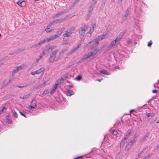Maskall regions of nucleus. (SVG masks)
Segmentation results:
<instances>
[{"label": "nucleus", "instance_id": "obj_1", "mask_svg": "<svg viewBox=\"0 0 159 159\" xmlns=\"http://www.w3.org/2000/svg\"><path fill=\"white\" fill-rule=\"evenodd\" d=\"M88 29V26L85 25H82L79 30L80 38L82 39L84 37L85 31Z\"/></svg>", "mask_w": 159, "mask_h": 159}, {"label": "nucleus", "instance_id": "obj_2", "mask_svg": "<svg viewBox=\"0 0 159 159\" xmlns=\"http://www.w3.org/2000/svg\"><path fill=\"white\" fill-rule=\"evenodd\" d=\"M98 43L99 42L95 39L89 42L86 44V45L90 46L91 49H92L94 47L97 46Z\"/></svg>", "mask_w": 159, "mask_h": 159}, {"label": "nucleus", "instance_id": "obj_3", "mask_svg": "<svg viewBox=\"0 0 159 159\" xmlns=\"http://www.w3.org/2000/svg\"><path fill=\"white\" fill-rule=\"evenodd\" d=\"M135 141V139H132L131 141L129 142L126 145L125 149V151H128L131 148L132 145L134 143Z\"/></svg>", "mask_w": 159, "mask_h": 159}, {"label": "nucleus", "instance_id": "obj_4", "mask_svg": "<svg viewBox=\"0 0 159 159\" xmlns=\"http://www.w3.org/2000/svg\"><path fill=\"white\" fill-rule=\"evenodd\" d=\"M37 102L34 99H33L31 102V105L29 106V108L30 109H34L36 107L37 105Z\"/></svg>", "mask_w": 159, "mask_h": 159}, {"label": "nucleus", "instance_id": "obj_5", "mask_svg": "<svg viewBox=\"0 0 159 159\" xmlns=\"http://www.w3.org/2000/svg\"><path fill=\"white\" fill-rule=\"evenodd\" d=\"M67 78V76H64L58 79L56 82L57 84H58L59 85L60 84H62L64 80H65Z\"/></svg>", "mask_w": 159, "mask_h": 159}, {"label": "nucleus", "instance_id": "obj_6", "mask_svg": "<svg viewBox=\"0 0 159 159\" xmlns=\"http://www.w3.org/2000/svg\"><path fill=\"white\" fill-rule=\"evenodd\" d=\"M65 18H63L60 19H57L56 20H54L52 22H50V25H51L54 24H57L61 23L62 22L64 21L65 20Z\"/></svg>", "mask_w": 159, "mask_h": 159}, {"label": "nucleus", "instance_id": "obj_7", "mask_svg": "<svg viewBox=\"0 0 159 159\" xmlns=\"http://www.w3.org/2000/svg\"><path fill=\"white\" fill-rule=\"evenodd\" d=\"M107 34H102L100 36H98L95 39L96 40H98V42L100 41L103 39H105L107 38Z\"/></svg>", "mask_w": 159, "mask_h": 159}, {"label": "nucleus", "instance_id": "obj_8", "mask_svg": "<svg viewBox=\"0 0 159 159\" xmlns=\"http://www.w3.org/2000/svg\"><path fill=\"white\" fill-rule=\"evenodd\" d=\"M65 30V27H62L59 30L55 35L57 38L58 37L62 34V32Z\"/></svg>", "mask_w": 159, "mask_h": 159}, {"label": "nucleus", "instance_id": "obj_9", "mask_svg": "<svg viewBox=\"0 0 159 159\" xmlns=\"http://www.w3.org/2000/svg\"><path fill=\"white\" fill-rule=\"evenodd\" d=\"M24 66L23 65H21L19 66H18L17 67H16V68L15 69H14L13 70L12 72V74H14L19 70L22 69L23 68H24Z\"/></svg>", "mask_w": 159, "mask_h": 159}, {"label": "nucleus", "instance_id": "obj_10", "mask_svg": "<svg viewBox=\"0 0 159 159\" xmlns=\"http://www.w3.org/2000/svg\"><path fill=\"white\" fill-rule=\"evenodd\" d=\"M16 3L20 7H24L26 5V2L25 1L20 0L16 2Z\"/></svg>", "mask_w": 159, "mask_h": 159}, {"label": "nucleus", "instance_id": "obj_11", "mask_svg": "<svg viewBox=\"0 0 159 159\" xmlns=\"http://www.w3.org/2000/svg\"><path fill=\"white\" fill-rule=\"evenodd\" d=\"M117 43L114 40H113L111 41L110 44L107 47V50H110L112 48L115 46Z\"/></svg>", "mask_w": 159, "mask_h": 159}, {"label": "nucleus", "instance_id": "obj_12", "mask_svg": "<svg viewBox=\"0 0 159 159\" xmlns=\"http://www.w3.org/2000/svg\"><path fill=\"white\" fill-rule=\"evenodd\" d=\"M130 8L128 7L125 11V13L123 17V19L125 20L128 17Z\"/></svg>", "mask_w": 159, "mask_h": 159}, {"label": "nucleus", "instance_id": "obj_13", "mask_svg": "<svg viewBox=\"0 0 159 159\" xmlns=\"http://www.w3.org/2000/svg\"><path fill=\"white\" fill-rule=\"evenodd\" d=\"M71 35V34H70V33L65 31V33L62 34L63 39H66L67 37H70Z\"/></svg>", "mask_w": 159, "mask_h": 159}, {"label": "nucleus", "instance_id": "obj_14", "mask_svg": "<svg viewBox=\"0 0 159 159\" xmlns=\"http://www.w3.org/2000/svg\"><path fill=\"white\" fill-rule=\"evenodd\" d=\"M95 6H93L92 5H90V6H89V7L88 9V16H90L92 12L93 9V8H94Z\"/></svg>", "mask_w": 159, "mask_h": 159}, {"label": "nucleus", "instance_id": "obj_15", "mask_svg": "<svg viewBox=\"0 0 159 159\" xmlns=\"http://www.w3.org/2000/svg\"><path fill=\"white\" fill-rule=\"evenodd\" d=\"M75 29L74 27H72L68 29L66 31L72 34L74 31Z\"/></svg>", "mask_w": 159, "mask_h": 159}, {"label": "nucleus", "instance_id": "obj_16", "mask_svg": "<svg viewBox=\"0 0 159 159\" xmlns=\"http://www.w3.org/2000/svg\"><path fill=\"white\" fill-rule=\"evenodd\" d=\"M74 93L72 90L68 89L66 92V95L68 96H70L74 94Z\"/></svg>", "mask_w": 159, "mask_h": 159}, {"label": "nucleus", "instance_id": "obj_17", "mask_svg": "<svg viewBox=\"0 0 159 159\" xmlns=\"http://www.w3.org/2000/svg\"><path fill=\"white\" fill-rule=\"evenodd\" d=\"M126 32V31L125 30H124L120 33L117 36L120 39H121L122 38L123 36H124V34H125Z\"/></svg>", "mask_w": 159, "mask_h": 159}, {"label": "nucleus", "instance_id": "obj_18", "mask_svg": "<svg viewBox=\"0 0 159 159\" xmlns=\"http://www.w3.org/2000/svg\"><path fill=\"white\" fill-rule=\"evenodd\" d=\"M96 27V25L95 24H93L91 25L90 26L89 32H90V33H92V32L93 31L94 29Z\"/></svg>", "mask_w": 159, "mask_h": 159}, {"label": "nucleus", "instance_id": "obj_19", "mask_svg": "<svg viewBox=\"0 0 159 159\" xmlns=\"http://www.w3.org/2000/svg\"><path fill=\"white\" fill-rule=\"evenodd\" d=\"M56 57L55 56H54L51 54L50 57L49 59V61L50 62L52 63L54 61Z\"/></svg>", "mask_w": 159, "mask_h": 159}, {"label": "nucleus", "instance_id": "obj_20", "mask_svg": "<svg viewBox=\"0 0 159 159\" xmlns=\"http://www.w3.org/2000/svg\"><path fill=\"white\" fill-rule=\"evenodd\" d=\"M100 72L102 74L105 75H110L109 73L105 70H101L100 71Z\"/></svg>", "mask_w": 159, "mask_h": 159}, {"label": "nucleus", "instance_id": "obj_21", "mask_svg": "<svg viewBox=\"0 0 159 159\" xmlns=\"http://www.w3.org/2000/svg\"><path fill=\"white\" fill-rule=\"evenodd\" d=\"M44 70V69L43 67H41L40 69L36 71V72L37 74H39L41 73V72H43Z\"/></svg>", "mask_w": 159, "mask_h": 159}, {"label": "nucleus", "instance_id": "obj_22", "mask_svg": "<svg viewBox=\"0 0 159 159\" xmlns=\"http://www.w3.org/2000/svg\"><path fill=\"white\" fill-rule=\"evenodd\" d=\"M140 15L139 13H136L134 16V18L135 19L139 20Z\"/></svg>", "mask_w": 159, "mask_h": 159}, {"label": "nucleus", "instance_id": "obj_23", "mask_svg": "<svg viewBox=\"0 0 159 159\" xmlns=\"http://www.w3.org/2000/svg\"><path fill=\"white\" fill-rule=\"evenodd\" d=\"M64 13L63 11H60L57 12V13L54 16V17H58L60 16L61 15Z\"/></svg>", "mask_w": 159, "mask_h": 159}, {"label": "nucleus", "instance_id": "obj_24", "mask_svg": "<svg viewBox=\"0 0 159 159\" xmlns=\"http://www.w3.org/2000/svg\"><path fill=\"white\" fill-rule=\"evenodd\" d=\"M131 133V132L130 131L127 134L124 136V138H123L122 139L124 140H125L127 139L130 137V134Z\"/></svg>", "mask_w": 159, "mask_h": 159}, {"label": "nucleus", "instance_id": "obj_25", "mask_svg": "<svg viewBox=\"0 0 159 159\" xmlns=\"http://www.w3.org/2000/svg\"><path fill=\"white\" fill-rule=\"evenodd\" d=\"M69 40L67 38H66V39H63L62 44L63 45L68 44L69 43Z\"/></svg>", "mask_w": 159, "mask_h": 159}, {"label": "nucleus", "instance_id": "obj_26", "mask_svg": "<svg viewBox=\"0 0 159 159\" xmlns=\"http://www.w3.org/2000/svg\"><path fill=\"white\" fill-rule=\"evenodd\" d=\"M57 47V45H53L50 46L49 47H47V49L48 50V49H50L51 51L52 52V50L56 48Z\"/></svg>", "mask_w": 159, "mask_h": 159}, {"label": "nucleus", "instance_id": "obj_27", "mask_svg": "<svg viewBox=\"0 0 159 159\" xmlns=\"http://www.w3.org/2000/svg\"><path fill=\"white\" fill-rule=\"evenodd\" d=\"M80 45H78L77 46L74 48L71 51V53H72L77 50L80 47Z\"/></svg>", "mask_w": 159, "mask_h": 159}, {"label": "nucleus", "instance_id": "obj_28", "mask_svg": "<svg viewBox=\"0 0 159 159\" xmlns=\"http://www.w3.org/2000/svg\"><path fill=\"white\" fill-rule=\"evenodd\" d=\"M148 135L147 134L144 135L142 138L141 139L140 141L141 142H143L145 141L146 139L148 137Z\"/></svg>", "mask_w": 159, "mask_h": 159}, {"label": "nucleus", "instance_id": "obj_29", "mask_svg": "<svg viewBox=\"0 0 159 159\" xmlns=\"http://www.w3.org/2000/svg\"><path fill=\"white\" fill-rule=\"evenodd\" d=\"M95 54L94 52H89L87 54L88 55V57H87V58H89Z\"/></svg>", "mask_w": 159, "mask_h": 159}, {"label": "nucleus", "instance_id": "obj_30", "mask_svg": "<svg viewBox=\"0 0 159 159\" xmlns=\"http://www.w3.org/2000/svg\"><path fill=\"white\" fill-rule=\"evenodd\" d=\"M97 1L98 0H92L90 4L95 6L97 3Z\"/></svg>", "mask_w": 159, "mask_h": 159}, {"label": "nucleus", "instance_id": "obj_31", "mask_svg": "<svg viewBox=\"0 0 159 159\" xmlns=\"http://www.w3.org/2000/svg\"><path fill=\"white\" fill-rule=\"evenodd\" d=\"M42 55H39V56L38 58L36 59V61L35 62V64H37L40 60L42 58Z\"/></svg>", "mask_w": 159, "mask_h": 159}, {"label": "nucleus", "instance_id": "obj_32", "mask_svg": "<svg viewBox=\"0 0 159 159\" xmlns=\"http://www.w3.org/2000/svg\"><path fill=\"white\" fill-rule=\"evenodd\" d=\"M45 42V40L44 39L43 40L38 43L39 46L42 45Z\"/></svg>", "mask_w": 159, "mask_h": 159}, {"label": "nucleus", "instance_id": "obj_33", "mask_svg": "<svg viewBox=\"0 0 159 159\" xmlns=\"http://www.w3.org/2000/svg\"><path fill=\"white\" fill-rule=\"evenodd\" d=\"M125 140L123 139H121V141L120 144V147H122L124 146L125 144Z\"/></svg>", "mask_w": 159, "mask_h": 159}, {"label": "nucleus", "instance_id": "obj_34", "mask_svg": "<svg viewBox=\"0 0 159 159\" xmlns=\"http://www.w3.org/2000/svg\"><path fill=\"white\" fill-rule=\"evenodd\" d=\"M87 57H88L87 55V54L85 55H84V57L81 59L80 61L81 62H82V61H84V60L87 59V58H87Z\"/></svg>", "mask_w": 159, "mask_h": 159}, {"label": "nucleus", "instance_id": "obj_35", "mask_svg": "<svg viewBox=\"0 0 159 159\" xmlns=\"http://www.w3.org/2000/svg\"><path fill=\"white\" fill-rule=\"evenodd\" d=\"M57 52L58 50L57 49H56L54 51L52 52V53L51 54L53 56H56V54H57Z\"/></svg>", "mask_w": 159, "mask_h": 159}, {"label": "nucleus", "instance_id": "obj_36", "mask_svg": "<svg viewBox=\"0 0 159 159\" xmlns=\"http://www.w3.org/2000/svg\"><path fill=\"white\" fill-rule=\"evenodd\" d=\"M92 33H90L89 31L86 34V36H87L88 38H89L91 36Z\"/></svg>", "mask_w": 159, "mask_h": 159}, {"label": "nucleus", "instance_id": "obj_37", "mask_svg": "<svg viewBox=\"0 0 159 159\" xmlns=\"http://www.w3.org/2000/svg\"><path fill=\"white\" fill-rule=\"evenodd\" d=\"M121 40L118 36H117L114 40L116 43H118Z\"/></svg>", "mask_w": 159, "mask_h": 159}, {"label": "nucleus", "instance_id": "obj_38", "mask_svg": "<svg viewBox=\"0 0 159 159\" xmlns=\"http://www.w3.org/2000/svg\"><path fill=\"white\" fill-rule=\"evenodd\" d=\"M39 47V45L38 44V43L35 44L33 45H32L31 46V48H33L37 47Z\"/></svg>", "mask_w": 159, "mask_h": 159}, {"label": "nucleus", "instance_id": "obj_39", "mask_svg": "<svg viewBox=\"0 0 159 159\" xmlns=\"http://www.w3.org/2000/svg\"><path fill=\"white\" fill-rule=\"evenodd\" d=\"M45 30L47 32H49L51 31L52 30L48 27H47V28H46Z\"/></svg>", "mask_w": 159, "mask_h": 159}, {"label": "nucleus", "instance_id": "obj_40", "mask_svg": "<svg viewBox=\"0 0 159 159\" xmlns=\"http://www.w3.org/2000/svg\"><path fill=\"white\" fill-rule=\"evenodd\" d=\"M56 89H54V88L52 87V89L51 90L50 92V94L52 95L55 92Z\"/></svg>", "mask_w": 159, "mask_h": 159}, {"label": "nucleus", "instance_id": "obj_41", "mask_svg": "<svg viewBox=\"0 0 159 159\" xmlns=\"http://www.w3.org/2000/svg\"><path fill=\"white\" fill-rule=\"evenodd\" d=\"M154 115V114L153 113H148L147 114V116L148 117H149L150 116H153Z\"/></svg>", "mask_w": 159, "mask_h": 159}, {"label": "nucleus", "instance_id": "obj_42", "mask_svg": "<svg viewBox=\"0 0 159 159\" xmlns=\"http://www.w3.org/2000/svg\"><path fill=\"white\" fill-rule=\"evenodd\" d=\"M44 40H45V42H49L52 40L50 37L46 38L44 39Z\"/></svg>", "mask_w": 159, "mask_h": 159}, {"label": "nucleus", "instance_id": "obj_43", "mask_svg": "<svg viewBox=\"0 0 159 159\" xmlns=\"http://www.w3.org/2000/svg\"><path fill=\"white\" fill-rule=\"evenodd\" d=\"M82 77L81 75H78V76L76 78V79L78 80H80L82 79Z\"/></svg>", "mask_w": 159, "mask_h": 159}, {"label": "nucleus", "instance_id": "obj_44", "mask_svg": "<svg viewBox=\"0 0 159 159\" xmlns=\"http://www.w3.org/2000/svg\"><path fill=\"white\" fill-rule=\"evenodd\" d=\"M48 91L47 90H45L43 93V95H45L48 93Z\"/></svg>", "mask_w": 159, "mask_h": 159}, {"label": "nucleus", "instance_id": "obj_45", "mask_svg": "<svg viewBox=\"0 0 159 159\" xmlns=\"http://www.w3.org/2000/svg\"><path fill=\"white\" fill-rule=\"evenodd\" d=\"M152 154L151 153L148 154L145 157V158H146V159H148L151 155Z\"/></svg>", "mask_w": 159, "mask_h": 159}, {"label": "nucleus", "instance_id": "obj_46", "mask_svg": "<svg viewBox=\"0 0 159 159\" xmlns=\"http://www.w3.org/2000/svg\"><path fill=\"white\" fill-rule=\"evenodd\" d=\"M51 40L54 39H55L57 38L55 35H52V36L50 37Z\"/></svg>", "mask_w": 159, "mask_h": 159}, {"label": "nucleus", "instance_id": "obj_47", "mask_svg": "<svg viewBox=\"0 0 159 159\" xmlns=\"http://www.w3.org/2000/svg\"><path fill=\"white\" fill-rule=\"evenodd\" d=\"M6 108L5 107H3L1 110H0V114L2 113L3 111Z\"/></svg>", "mask_w": 159, "mask_h": 159}, {"label": "nucleus", "instance_id": "obj_48", "mask_svg": "<svg viewBox=\"0 0 159 159\" xmlns=\"http://www.w3.org/2000/svg\"><path fill=\"white\" fill-rule=\"evenodd\" d=\"M13 116L16 118L17 117V114L16 111H14L13 113Z\"/></svg>", "mask_w": 159, "mask_h": 159}, {"label": "nucleus", "instance_id": "obj_49", "mask_svg": "<svg viewBox=\"0 0 159 159\" xmlns=\"http://www.w3.org/2000/svg\"><path fill=\"white\" fill-rule=\"evenodd\" d=\"M152 44V42L151 40H150L149 41V42L148 43V46L149 47H150L151 46V45Z\"/></svg>", "mask_w": 159, "mask_h": 159}, {"label": "nucleus", "instance_id": "obj_50", "mask_svg": "<svg viewBox=\"0 0 159 159\" xmlns=\"http://www.w3.org/2000/svg\"><path fill=\"white\" fill-rule=\"evenodd\" d=\"M112 133L114 135H116L117 134V132L115 130H113L112 131Z\"/></svg>", "mask_w": 159, "mask_h": 159}, {"label": "nucleus", "instance_id": "obj_51", "mask_svg": "<svg viewBox=\"0 0 159 159\" xmlns=\"http://www.w3.org/2000/svg\"><path fill=\"white\" fill-rule=\"evenodd\" d=\"M59 85L58 84H57L56 82V83L53 86V87L54 88V89H56L57 87V85Z\"/></svg>", "mask_w": 159, "mask_h": 159}, {"label": "nucleus", "instance_id": "obj_52", "mask_svg": "<svg viewBox=\"0 0 159 159\" xmlns=\"http://www.w3.org/2000/svg\"><path fill=\"white\" fill-rule=\"evenodd\" d=\"M20 113L21 114V115L24 116L25 117H27V116H26V115H25V114L23 113V112L21 111H20Z\"/></svg>", "mask_w": 159, "mask_h": 159}, {"label": "nucleus", "instance_id": "obj_53", "mask_svg": "<svg viewBox=\"0 0 159 159\" xmlns=\"http://www.w3.org/2000/svg\"><path fill=\"white\" fill-rule=\"evenodd\" d=\"M7 122L9 124H11L12 122V121L9 119H7Z\"/></svg>", "mask_w": 159, "mask_h": 159}, {"label": "nucleus", "instance_id": "obj_54", "mask_svg": "<svg viewBox=\"0 0 159 159\" xmlns=\"http://www.w3.org/2000/svg\"><path fill=\"white\" fill-rule=\"evenodd\" d=\"M28 86V85L27 84L26 85L23 86H17V87L19 88H21L23 87H26Z\"/></svg>", "mask_w": 159, "mask_h": 159}, {"label": "nucleus", "instance_id": "obj_55", "mask_svg": "<svg viewBox=\"0 0 159 159\" xmlns=\"http://www.w3.org/2000/svg\"><path fill=\"white\" fill-rule=\"evenodd\" d=\"M37 73H36V71H35L34 72H31V74L32 75H37Z\"/></svg>", "mask_w": 159, "mask_h": 159}, {"label": "nucleus", "instance_id": "obj_56", "mask_svg": "<svg viewBox=\"0 0 159 159\" xmlns=\"http://www.w3.org/2000/svg\"><path fill=\"white\" fill-rule=\"evenodd\" d=\"M123 0H119V4L120 5H121L122 4Z\"/></svg>", "mask_w": 159, "mask_h": 159}, {"label": "nucleus", "instance_id": "obj_57", "mask_svg": "<svg viewBox=\"0 0 159 159\" xmlns=\"http://www.w3.org/2000/svg\"><path fill=\"white\" fill-rule=\"evenodd\" d=\"M45 55V51H43L42 53L40 55H42V57Z\"/></svg>", "mask_w": 159, "mask_h": 159}, {"label": "nucleus", "instance_id": "obj_58", "mask_svg": "<svg viewBox=\"0 0 159 159\" xmlns=\"http://www.w3.org/2000/svg\"><path fill=\"white\" fill-rule=\"evenodd\" d=\"M132 41L131 39H129L128 40V41H127V43L128 44H129L130 43H131Z\"/></svg>", "mask_w": 159, "mask_h": 159}, {"label": "nucleus", "instance_id": "obj_59", "mask_svg": "<svg viewBox=\"0 0 159 159\" xmlns=\"http://www.w3.org/2000/svg\"><path fill=\"white\" fill-rule=\"evenodd\" d=\"M157 90L155 89L152 90V92L153 93H157Z\"/></svg>", "mask_w": 159, "mask_h": 159}, {"label": "nucleus", "instance_id": "obj_60", "mask_svg": "<svg viewBox=\"0 0 159 159\" xmlns=\"http://www.w3.org/2000/svg\"><path fill=\"white\" fill-rule=\"evenodd\" d=\"M143 153V151H141L139 154V157H140V156H141V155Z\"/></svg>", "mask_w": 159, "mask_h": 159}, {"label": "nucleus", "instance_id": "obj_61", "mask_svg": "<svg viewBox=\"0 0 159 159\" xmlns=\"http://www.w3.org/2000/svg\"><path fill=\"white\" fill-rule=\"evenodd\" d=\"M20 98L22 99H26L27 98V97H20Z\"/></svg>", "mask_w": 159, "mask_h": 159}, {"label": "nucleus", "instance_id": "obj_62", "mask_svg": "<svg viewBox=\"0 0 159 159\" xmlns=\"http://www.w3.org/2000/svg\"><path fill=\"white\" fill-rule=\"evenodd\" d=\"M82 156H81V157H75L74 159H78L79 158H82Z\"/></svg>", "mask_w": 159, "mask_h": 159}, {"label": "nucleus", "instance_id": "obj_63", "mask_svg": "<svg viewBox=\"0 0 159 159\" xmlns=\"http://www.w3.org/2000/svg\"><path fill=\"white\" fill-rule=\"evenodd\" d=\"M30 96V94H28L25 95L24 97H27V98H28Z\"/></svg>", "mask_w": 159, "mask_h": 159}, {"label": "nucleus", "instance_id": "obj_64", "mask_svg": "<svg viewBox=\"0 0 159 159\" xmlns=\"http://www.w3.org/2000/svg\"><path fill=\"white\" fill-rule=\"evenodd\" d=\"M90 16H88V14H87V16H86V19H88L89 18V17H90Z\"/></svg>", "mask_w": 159, "mask_h": 159}]
</instances>
